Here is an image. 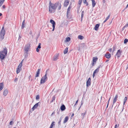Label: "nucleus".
Returning a JSON list of instances; mask_svg holds the SVG:
<instances>
[{
    "label": "nucleus",
    "mask_w": 128,
    "mask_h": 128,
    "mask_svg": "<svg viewBox=\"0 0 128 128\" xmlns=\"http://www.w3.org/2000/svg\"><path fill=\"white\" fill-rule=\"evenodd\" d=\"M56 10V8L54 5V4H52L50 2L49 5V12L50 13H54Z\"/></svg>",
    "instance_id": "1"
},
{
    "label": "nucleus",
    "mask_w": 128,
    "mask_h": 128,
    "mask_svg": "<svg viewBox=\"0 0 128 128\" xmlns=\"http://www.w3.org/2000/svg\"><path fill=\"white\" fill-rule=\"evenodd\" d=\"M7 53V50L6 48L4 49L3 50L0 52V58L2 60L4 59L6 56Z\"/></svg>",
    "instance_id": "2"
},
{
    "label": "nucleus",
    "mask_w": 128,
    "mask_h": 128,
    "mask_svg": "<svg viewBox=\"0 0 128 128\" xmlns=\"http://www.w3.org/2000/svg\"><path fill=\"white\" fill-rule=\"evenodd\" d=\"M47 74V73L46 72L45 75L40 80V84H44L47 81L48 79Z\"/></svg>",
    "instance_id": "3"
},
{
    "label": "nucleus",
    "mask_w": 128,
    "mask_h": 128,
    "mask_svg": "<svg viewBox=\"0 0 128 128\" xmlns=\"http://www.w3.org/2000/svg\"><path fill=\"white\" fill-rule=\"evenodd\" d=\"M54 5L56 8V9L58 8V10L60 9L61 5V3L59 2H56L54 4Z\"/></svg>",
    "instance_id": "4"
},
{
    "label": "nucleus",
    "mask_w": 128,
    "mask_h": 128,
    "mask_svg": "<svg viewBox=\"0 0 128 128\" xmlns=\"http://www.w3.org/2000/svg\"><path fill=\"white\" fill-rule=\"evenodd\" d=\"M22 61L20 63L16 69V73L17 74L19 73L21 70V68L22 65Z\"/></svg>",
    "instance_id": "5"
},
{
    "label": "nucleus",
    "mask_w": 128,
    "mask_h": 128,
    "mask_svg": "<svg viewBox=\"0 0 128 128\" xmlns=\"http://www.w3.org/2000/svg\"><path fill=\"white\" fill-rule=\"evenodd\" d=\"M50 22L52 24L53 29L52 30L54 31L55 28V26L56 25V23L54 20H50Z\"/></svg>",
    "instance_id": "6"
},
{
    "label": "nucleus",
    "mask_w": 128,
    "mask_h": 128,
    "mask_svg": "<svg viewBox=\"0 0 128 128\" xmlns=\"http://www.w3.org/2000/svg\"><path fill=\"white\" fill-rule=\"evenodd\" d=\"M70 7L69 6L67 9L66 16L67 18H70Z\"/></svg>",
    "instance_id": "7"
},
{
    "label": "nucleus",
    "mask_w": 128,
    "mask_h": 128,
    "mask_svg": "<svg viewBox=\"0 0 128 128\" xmlns=\"http://www.w3.org/2000/svg\"><path fill=\"white\" fill-rule=\"evenodd\" d=\"M39 104H40V102H38L36 103L34 106L30 110H32V111H34V109L38 107L39 105Z\"/></svg>",
    "instance_id": "8"
},
{
    "label": "nucleus",
    "mask_w": 128,
    "mask_h": 128,
    "mask_svg": "<svg viewBox=\"0 0 128 128\" xmlns=\"http://www.w3.org/2000/svg\"><path fill=\"white\" fill-rule=\"evenodd\" d=\"M121 52L120 51V50H118L116 55V57L117 56V58H118L121 55Z\"/></svg>",
    "instance_id": "9"
},
{
    "label": "nucleus",
    "mask_w": 128,
    "mask_h": 128,
    "mask_svg": "<svg viewBox=\"0 0 128 128\" xmlns=\"http://www.w3.org/2000/svg\"><path fill=\"white\" fill-rule=\"evenodd\" d=\"M30 47V45L28 44L26 45L24 48V50L26 52L28 51L29 48Z\"/></svg>",
    "instance_id": "10"
},
{
    "label": "nucleus",
    "mask_w": 128,
    "mask_h": 128,
    "mask_svg": "<svg viewBox=\"0 0 128 128\" xmlns=\"http://www.w3.org/2000/svg\"><path fill=\"white\" fill-rule=\"evenodd\" d=\"M91 79L90 78H88L86 82V86H88L90 85Z\"/></svg>",
    "instance_id": "11"
},
{
    "label": "nucleus",
    "mask_w": 128,
    "mask_h": 128,
    "mask_svg": "<svg viewBox=\"0 0 128 128\" xmlns=\"http://www.w3.org/2000/svg\"><path fill=\"white\" fill-rule=\"evenodd\" d=\"M58 54H56L54 57L53 60L56 61L58 59Z\"/></svg>",
    "instance_id": "12"
},
{
    "label": "nucleus",
    "mask_w": 128,
    "mask_h": 128,
    "mask_svg": "<svg viewBox=\"0 0 128 128\" xmlns=\"http://www.w3.org/2000/svg\"><path fill=\"white\" fill-rule=\"evenodd\" d=\"M40 69H39L37 71V72H36V76H35L36 77H38L39 76V74L40 73Z\"/></svg>",
    "instance_id": "13"
},
{
    "label": "nucleus",
    "mask_w": 128,
    "mask_h": 128,
    "mask_svg": "<svg viewBox=\"0 0 128 128\" xmlns=\"http://www.w3.org/2000/svg\"><path fill=\"white\" fill-rule=\"evenodd\" d=\"M69 1L68 0H66L64 2V6H66L68 4Z\"/></svg>",
    "instance_id": "14"
},
{
    "label": "nucleus",
    "mask_w": 128,
    "mask_h": 128,
    "mask_svg": "<svg viewBox=\"0 0 128 128\" xmlns=\"http://www.w3.org/2000/svg\"><path fill=\"white\" fill-rule=\"evenodd\" d=\"M100 26V24H97L96 25L94 28V29L96 30H98V28Z\"/></svg>",
    "instance_id": "15"
},
{
    "label": "nucleus",
    "mask_w": 128,
    "mask_h": 128,
    "mask_svg": "<svg viewBox=\"0 0 128 128\" xmlns=\"http://www.w3.org/2000/svg\"><path fill=\"white\" fill-rule=\"evenodd\" d=\"M105 57L107 58H109L111 56V54H106L105 55Z\"/></svg>",
    "instance_id": "16"
},
{
    "label": "nucleus",
    "mask_w": 128,
    "mask_h": 128,
    "mask_svg": "<svg viewBox=\"0 0 128 128\" xmlns=\"http://www.w3.org/2000/svg\"><path fill=\"white\" fill-rule=\"evenodd\" d=\"M92 2V6L93 8L96 5V3L95 2V0H91Z\"/></svg>",
    "instance_id": "17"
},
{
    "label": "nucleus",
    "mask_w": 128,
    "mask_h": 128,
    "mask_svg": "<svg viewBox=\"0 0 128 128\" xmlns=\"http://www.w3.org/2000/svg\"><path fill=\"white\" fill-rule=\"evenodd\" d=\"M4 88V84L2 82L0 83V91L2 90Z\"/></svg>",
    "instance_id": "18"
},
{
    "label": "nucleus",
    "mask_w": 128,
    "mask_h": 128,
    "mask_svg": "<svg viewBox=\"0 0 128 128\" xmlns=\"http://www.w3.org/2000/svg\"><path fill=\"white\" fill-rule=\"evenodd\" d=\"M8 90H5L4 92L3 95L5 96H6L8 93Z\"/></svg>",
    "instance_id": "19"
},
{
    "label": "nucleus",
    "mask_w": 128,
    "mask_h": 128,
    "mask_svg": "<svg viewBox=\"0 0 128 128\" xmlns=\"http://www.w3.org/2000/svg\"><path fill=\"white\" fill-rule=\"evenodd\" d=\"M68 116H66L64 119V120L63 123L64 124L68 120Z\"/></svg>",
    "instance_id": "20"
},
{
    "label": "nucleus",
    "mask_w": 128,
    "mask_h": 128,
    "mask_svg": "<svg viewBox=\"0 0 128 128\" xmlns=\"http://www.w3.org/2000/svg\"><path fill=\"white\" fill-rule=\"evenodd\" d=\"M60 108L61 110L62 111H63L65 110L66 107L64 105H62V106H61Z\"/></svg>",
    "instance_id": "21"
},
{
    "label": "nucleus",
    "mask_w": 128,
    "mask_h": 128,
    "mask_svg": "<svg viewBox=\"0 0 128 128\" xmlns=\"http://www.w3.org/2000/svg\"><path fill=\"white\" fill-rule=\"evenodd\" d=\"M68 48L66 47L64 52V54H66L67 53L68 51Z\"/></svg>",
    "instance_id": "22"
},
{
    "label": "nucleus",
    "mask_w": 128,
    "mask_h": 128,
    "mask_svg": "<svg viewBox=\"0 0 128 128\" xmlns=\"http://www.w3.org/2000/svg\"><path fill=\"white\" fill-rule=\"evenodd\" d=\"M100 68V67H99L98 68H97L96 69L94 72V73L96 74L97 73H98L99 71Z\"/></svg>",
    "instance_id": "23"
},
{
    "label": "nucleus",
    "mask_w": 128,
    "mask_h": 128,
    "mask_svg": "<svg viewBox=\"0 0 128 128\" xmlns=\"http://www.w3.org/2000/svg\"><path fill=\"white\" fill-rule=\"evenodd\" d=\"M128 98L127 97H125L124 98L123 102V105L124 106L126 102V100H127Z\"/></svg>",
    "instance_id": "24"
},
{
    "label": "nucleus",
    "mask_w": 128,
    "mask_h": 128,
    "mask_svg": "<svg viewBox=\"0 0 128 128\" xmlns=\"http://www.w3.org/2000/svg\"><path fill=\"white\" fill-rule=\"evenodd\" d=\"M70 37H68L66 38V40H65V42H68L70 40Z\"/></svg>",
    "instance_id": "25"
},
{
    "label": "nucleus",
    "mask_w": 128,
    "mask_h": 128,
    "mask_svg": "<svg viewBox=\"0 0 128 128\" xmlns=\"http://www.w3.org/2000/svg\"><path fill=\"white\" fill-rule=\"evenodd\" d=\"M83 2L86 5V6H88V2H87L86 0H83Z\"/></svg>",
    "instance_id": "26"
},
{
    "label": "nucleus",
    "mask_w": 128,
    "mask_h": 128,
    "mask_svg": "<svg viewBox=\"0 0 128 128\" xmlns=\"http://www.w3.org/2000/svg\"><path fill=\"white\" fill-rule=\"evenodd\" d=\"M78 38L79 39L82 40L84 38V37L82 36L81 35H79L78 36Z\"/></svg>",
    "instance_id": "27"
},
{
    "label": "nucleus",
    "mask_w": 128,
    "mask_h": 128,
    "mask_svg": "<svg viewBox=\"0 0 128 128\" xmlns=\"http://www.w3.org/2000/svg\"><path fill=\"white\" fill-rule=\"evenodd\" d=\"M98 58L96 57H94L93 59V64H94V62H95L97 60Z\"/></svg>",
    "instance_id": "28"
},
{
    "label": "nucleus",
    "mask_w": 128,
    "mask_h": 128,
    "mask_svg": "<svg viewBox=\"0 0 128 128\" xmlns=\"http://www.w3.org/2000/svg\"><path fill=\"white\" fill-rule=\"evenodd\" d=\"M5 0H0V7L3 4Z\"/></svg>",
    "instance_id": "29"
},
{
    "label": "nucleus",
    "mask_w": 128,
    "mask_h": 128,
    "mask_svg": "<svg viewBox=\"0 0 128 128\" xmlns=\"http://www.w3.org/2000/svg\"><path fill=\"white\" fill-rule=\"evenodd\" d=\"M110 15H109L108 16V17L106 18L105 19V20L104 22V23H105V22H106V21L107 20H108L109 18L110 17Z\"/></svg>",
    "instance_id": "30"
},
{
    "label": "nucleus",
    "mask_w": 128,
    "mask_h": 128,
    "mask_svg": "<svg viewBox=\"0 0 128 128\" xmlns=\"http://www.w3.org/2000/svg\"><path fill=\"white\" fill-rule=\"evenodd\" d=\"M55 122H53L52 124H51L50 126V128H52L54 125Z\"/></svg>",
    "instance_id": "31"
},
{
    "label": "nucleus",
    "mask_w": 128,
    "mask_h": 128,
    "mask_svg": "<svg viewBox=\"0 0 128 128\" xmlns=\"http://www.w3.org/2000/svg\"><path fill=\"white\" fill-rule=\"evenodd\" d=\"M128 42V39L126 38L124 39V44H126L127 42Z\"/></svg>",
    "instance_id": "32"
},
{
    "label": "nucleus",
    "mask_w": 128,
    "mask_h": 128,
    "mask_svg": "<svg viewBox=\"0 0 128 128\" xmlns=\"http://www.w3.org/2000/svg\"><path fill=\"white\" fill-rule=\"evenodd\" d=\"M84 11H82V13H81L82 19V18L84 16Z\"/></svg>",
    "instance_id": "33"
},
{
    "label": "nucleus",
    "mask_w": 128,
    "mask_h": 128,
    "mask_svg": "<svg viewBox=\"0 0 128 128\" xmlns=\"http://www.w3.org/2000/svg\"><path fill=\"white\" fill-rule=\"evenodd\" d=\"M82 0H79V1L78 2V4L80 5H80L81 4V3L82 1Z\"/></svg>",
    "instance_id": "34"
},
{
    "label": "nucleus",
    "mask_w": 128,
    "mask_h": 128,
    "mask_svg": "<svg viewBox=\"0 0 128 128\" xmlns=\"http://www.w3.org/2000/svg\"><path fill=\"white\" fill-rule=\"evenodd\" d=\"M55 100V97L54 96H53L52 98V100L51 102H52L54 100Z\"/></svg>",
    "instance_id": "35"
},
{
    "label": "nucleus",
    "mask_w": 128,
    "mask_h": 128,
    "mask_svg": "<svg viewBox=\"0 0 128 128\" xmlns=\"http://www.w3.org/2000/svg\"><path fill=\"white\" fill-rule=\"evenodd\" d=\"M40 98V96L39 95H37L36 97V100H38Z\"/></svg>",
    "instance_id": "36"
},
{
    "label": "nucleus",
    "mask_w": 128,
    "mask_h": 128,
    "mask_svg": "<svg viewBox=\"0 0 128 128\" xmlns=\"http://www.w3.org/2000/svg\"><path fill=\"white\" fill-rule=\"evenodd\" d=\"M41 44L40 43H39L38 44V47L37 48H41V46H40Z\"/></svg>",
    "instance_id": "37"
},
{
    "label": "nucleus",
    "mask_w": 128,
    "mask_h": 128,
    "mask_svg": "<svg viewBox=\"0 0 128 128\" xmlns=\"http://www.w3.org/2000/svg\"><path fill=\"white\" fill-rule=\"evenodd\" d=\"M117 99L114 98L113 100V104H114L116 102Z\"/></svg>",
    "instance_id": "38"
},
{
    "label": "nucleus",
    "mask_w": 128,
    "mask_h": 128,
    "mask_svg": "<svg viewBox=\"0 0 128 128\" xmlns=\"http://www.w3.org/2000/svg\"><path fill=\"white\" fill-rule=\"evenodd\" d=\"M25 27L24 24H22V28H23Z\"/></svg>",
    "instance_id": "39"
},
{
    "label": "nucleus",
    "mask_w": 128,
    "mask_h": 128,
    "mask_svg": "<svg viewBox=\"0 0 128 128\" xmlns=\"http://www.w3.org/2000/svg\"><path fill=\"white\" fill-rule=\"evenodd\" d=\"M18 80V79L17 78H16L14 79V81L15 82H16Z\"/></svg>",
    "instance_id": "40"
},
{
    "label": "nucleus",
    "mask_w": 128,
    "mask_h": 128,
    "mask_svg": "<svg viewBox=\"0 0 128 128\" xmlns=\"http://www.w3.org/2000/svg\"><path fill=\"white\" fill-rule=\"evenodd\" d=\"M79 8H77V13H79Z\"/></svg>",
    "instance_id": "41"
},
{
    "label": "nucleus",
    "mask_w": 128,
    "mask_h": 128,
    "mask_svg": "<svg viewBox=\"0 0 128 128\" xmlns=\"http://www.w3.org/2000/svg\"><path fill=\"white\" fill-rule=\"evenodd\" d=\"M115 49H116L115 47L114 46L113 48V49H112L113 51H114L115 50Z\"/></svg>",
    "instance_id": "42"
},
{
    "label": "nucleus",
    "mask_w": 128,
    "mask_h": 128,
    "mask_svg": "<svg viewBox=\"0 0 128 128\" xmlns=\"http://www.w3.org/2000/svg\"><path fill=\"white\" fill-rule=\"evenodd\" d=\"M118 96L116 94V95L115 96L114 98L117 99V98H118Z\"/></svg>",
    "instance_id": "43"
},
{
    "label": "nucleus",
    "mask_w": 128,
    "mask_h": 128,
    "mask_svg": "<svg viewBox=\"0 0 128 128\" xmlns=\"http://www.w3.org/2000/svg\"><path fill=\"white\" fill-rule=\"evenodd\" d=\"M110 99H109V100H108V103L107 105V106L106 108H107L108 107V103H109V101H110Z\"/></svg>",
    "instance_id": "44"
},
{
    "label": "nucleus",
    "mask_w": 128,
    "mask_h": 128,
    "mask_svg": "<svg viewBox=\"0 0 128 128\" xmlns=\"http://www.w3.org/2000/svg\"><path fill=\"white\" fill-rule=\"evenodd\" d=\"M10 125H12V121H11L10 122Z\"/></svg>",
    "instance_id": "45"
},
{
    "label": "nucleus",
    "mask_w": 128,
    "mask_h": 128,
    "mask_svg": "<svg viewBox=\"0 0 128 128\" xmlns=\"http://www.w3.org/2000/svg\"><path fill=\"white\" fill-rule=\"evenodd\" d=\"M39 50L38 49V48H36V51L37 52H38L39 51Z\"/></svg>",
    "instance_id": "46"
},
{
    "label": "nucleus",
    "mask_w": 128,
    "mask_h": 128,
    "mask_svg": "<svg viewBox=\"0 0 128 128\" xmlns=\"http://www.w3.org/2000/svg\"><path fill=\"white\" fill-rule=\"evenodd\" d=\"M78 102V100L77 101H76V103L74 105V106H75L76 105V104H77Z\"/></svg>",
    "instance_id": "47"
},
{
    "label": "nucleus",
    "mask_w": 128,
    "mask_h": 128,
    "mask_svg": "<svg viewBox=\"0 0 128 128\" xmlns=\"http://www.w3.org/2000/svg\"><path fill=\"white\" fill-rule=\"evenodd\" d=\"M61 118H60V121H59V122H58V124H60L61 122Z\"/></svg>",
    "instance_id": "48"
},
{
    "label": "nucleus",
    "mask_w": 128,
    "mask_h": 128,
    "mask_svg": "<svg viewBox=\"0 0 128 128\" xmlns=\"http://www.w3.org/2000/svg\"><path fill=\"white\" fill-rule=\"evenodd\" d=\"M110 52H111L112 51V48H110L108 50Z\"/></svg>",
    "instance_id": "49"
},
{
    "label": "nucleus",
    "mask_w": 128,
    "mask_h": 128,
    "mask_svg": "<svg viewBox=\"0 0 128 128\" xmlns=\"http://www.w3.org/2000/svg\"><path fill=\"white\" fill-rule=\"evenodd\" d=\"M2 8H4V9L5 8H6V6L5 5H3L2 6Z\"/></svg>",
    "instance_id": "50"
},
{
    "label": "nucleus",
    "mask_w": 128,
    "mask_h": 128,
    "mask_svg": "<svg viewBox=\"0 0 128 128\" xmlns=\"http://www.w3.org/2000/svg\"><path fill=\"white\" fill-rule=\"evenodd\" d=\"M118 126H117V124H116V125H115V128H117L118 127Z\"/></svg>",
    "instance_id": "51"
},
{
    "label": "nucleus",
    "mask_w": 128,
    "mask_h": 128,
    "mask_svg": "<svg viewBox=\"0 0 128 128\" xmlns=\"http://www.w3.org/2000/svg\"><path fill=\"white\" fill-rule=\"evenodd\" d=\"M106 2V0H102V2L103 3H104L105 2Z\"/></svg>",
    "instance_id": "52"
},
{
    "label": "nucleus",
    "mask_w": 128,
    "mask_h": 128,
    "mask_svg": "<svg viewBox=\"0 0 128 128\" xmlns=\"http://www.w3.org/2000/svg\"><path fill=\"white\" fill-rule=\"evenodd\" d=\"M125 26H126V27H128V24H126L125 25Z\"/></svg>",
    "instance_id": "53"
},
{
    "label": "nucleus",
    "mask_w": 128,
    "mask_h": 128,
    "mask_svg": "<svg viewBox=\"0 0 128 128\" xmlns=\"http://www.w3.org/2000/svg\"><path fill=\"white\" fill-rule=\"evenodd\" d=\"M126 27V26H125L123 27V28H122V30H124V28Z\"/></svg>",
    "instance_id": "54"
},
{
    "label": "nucleus",
    "mask_w": 128,
    "mask_h": 128,
    "mask_svg": "<svg viewBox=\"0 0 128 128\" xmlns=\"http://www.w3.org/2000/svg\"><path fill=\"white\" fill-rule=\"evenodd\" d=\"M54 113V112H52V113L51 114V116H52L53 115Z\"/></svg>",
    "instance_id": "55"
},
{
    "label": "nucleus",
    "mask_w": 128,
    "mask_h": 128,
    "mask_svg": "<svg viewBox=\"0 0 128 128\" xmlns=\"http://www.w3.org/2000/svg\"><path fill=\"white\" fill-rule=\"evenodd\" d=\"M74 115V113H73L72 114L71 116V117H73Z\"/></svg>",
    "instance_id": "56"
},
{
    "label": "nucleus",
    "mask_w": 128,
    "mask_h": 128,
    "mask_svg": "<svg viewBox=\"0 0 128 128\" xmlns=\"http://www.w3.org/2000/svg\"><path fill=\"white\" fill-rule=\"evenodd\" d=\"M95 73H94V72L93 73V77H94V76Z\"/></svg>",
    "instance_id": "57"
},
{
    "label": "nucleus",
    "mask_w": 128,
    "mask_h": 128,
    "mask_svg": "<svg viewBox=\"0 0 128 128\" xmlns=\"http://www.w3.org/2000/svg\"><path fill=\"white\" fill-rule=\"evenodd\" d=\"M24 23H25V22H24V20L22 23V24H24Z\"/></svg>",
    "instance_id": "58"
},
{
    "label": "nucleus",
    "mask_w": 128,
    "mask_h": 128,
    "mask_svg": "<svg viewBox=\"0 0 128 128\" xmlns=\"http://www.w3.org/2000/svg\"><path fill=\"white\" fill-rule=\"evenodd\" d=\"M31 77V76L30 75L29 77V79H30V78Z\"/></svg>",
    "instance_id": "59"
},
{
    "label": "nucleus",
    "mask_w": 128,
    "mask_h": 128,
    "mask_svg": "<svg viewBox=\"0 0 128 128\" xmlns=\"http://www.w3.org/2000/svg\"><path fill=\"white\" fill-rule=\"evenodd\" d=\"M2 14L1 13H0V16H1L2 15Z\"/></svg>",
    "instance_id": "60"
},
{
    "label": "nucleus",
    "mask_w": 128,
    "mask_h": 128,
    "mask_svg": "<svg viewBox=\"0 0 128 128\" xmlns=\"http://www.w3.org/2000/svg\"><path fill=\"white\" fill-rule=\"evenodd\" d=\"M128 4H127V6H126V8H127V7H128Z\"/></svg>",
    "instance_id": "61"
},
{
    "label": "nucleus",
    "mask_w": 128,
    "mask_h": 128,
    "mask_svg": "<svg viewBox=\"0 0 128 128\" xmlns=\"http://www.w3.org/2000/svg\"><path fill=\"white\" fill-rule=\"evenodd\" d=\"M30 34H32V32H30Z\"/></svg>",
    "instance_id": "62"
},
{
    "label": "nucleus",
    "mask_w": 128,
    "mask_h": 128,
    "mask_svg": "<svg viewBox=\"0 0 128 128\" xmlns=\"http://www.w3.org/2000/svg\"><path fill=\"white\" fill-rule=\"evenodd\" d=\"M128 68V67H127V68Z\"/></svg>",
    "instance_id": "63"
},
{
    "label": "nucleus",
    "mask_w": 128,
    "mask_h": 128,
    "mask_svg": "<svg viewBox=\"0 0 128 128\" xmlns=\"http://www.w3.org/2000/svg\"><path fill=\"white\" fill-rule=\"evenodd\" d=\"M16 128V127H14V128Z\"/></svg>",
    "instance_id": "64"
}]
</instances>
